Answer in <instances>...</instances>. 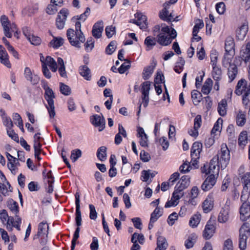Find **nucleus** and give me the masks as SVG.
<instances>
[{
	"instance_id": "obj_42",
	"label": "nucleus",
	"mask_w": 250,
	"mask_h": 250,
	"mask_svg": "<svg viewBox=\"0 0 250 250\" xmlns=\"http://www.w3.org/2000/svg\"><path fill=\"white\" fill-rule=\"evenodd\" d=\"M248 143L247 133L246 131H242L239 135L238 138V144L240 146L244 147Z\"/></svg>"
},
{
	"instance_id": "obj_45",
	"label": "nucleus",
	"mask_w": 250,
	"mask_h": 250,
	"mask_svg": "<svg viewBox=\"0 0 250 250\" xmlns=\"http://www.w3.org/2000/svg\"><path fill=\"white\" fill-rule=\"evenodd\" d=\"M234 43L232 38L229 37L225 42V50L227 52H230L234 48Z\"/></svg>"
},
{
	"instance_id": "obj_15",
	"label": "nucleus",
	"mask_w": 250,
	"mask_h": 250,
	"mask_svg": "<svg viewBox=\"0 0 250 250\" xmlns=\"http://www.w3.org/2000/svg\"><path fill=\"white\" fill-rule=\"evenodd\" d=\"M24 76L25 79L33 85L38 83L40 82V78L39 76L33 74L30 68L29 67H26L25 68Z\"/></svg>"
},
{
	"instance_id": "obj_14",
	"label": "nucleus",
	"mask_w": 250,
	"mask_h": 250,
	"mask_svg": "<svg viewBox=\"0 0 250 250\" xmlns=\"http://www.w3.org/2000/svg\"><path fill=\"white\" fill-rule=\"evenodd\" d=\"M240 218L243 221L247 220L250 217V204L249 202H244L240 208Z\"/></svg>"
},
{
	"instance_id": "obj_21",
	"label": "nucleus",
	"mask_w": 250,
	"mask_h": 250,
	"mask_svg": "<svg viewBox=\"0 0 250 250\" xmlns=\"http://www.w3.org/2000/svg\"><path fill=\"white\" fill-rule=\"evenodd\" d=\"M156 64V62L153 61L149 65L144 68L142 74V77L144 80H147L151 76Z\"/></svg>"
},
{
	"instance_id": "obj_49",
	"label": "nucleus",
	"mask_w": 250,
	"mask_h": 250,
	"mask_svg": "<svg viewBox=\"0 0 250 250\" xmlns=\"http://www.w3.org/2000/svg\"><path fill=\"white\" fill-rule=\"evenodd\" d=\"M60 88L61 92L64 95L68 96L71 94V89L70 87L63 83H60Z\"/></svg>"
},
{
	"instance_id": "obj_51",
	"label": "nucleus",
	"mask_w": 250,
	"mask_h": 250,
	"mask_svg": "<svg viewBox=\"0 0 250 250\" xmlns=\"http://www.w3.org/2000/svg\"><path fill=\"white\" fill-rule=\"evenodd\" d=\"M223 250H233L232 241L231 239L228 238L224 241Z\"/></svg>"
},
{
	"instance_id": "obj_9",
	"label": "nucleus",
	"mask_w": 250,
	"mask_h": 250,
	"mask_svg": "<svg viewBox=\"0 0 250 250\" xmlns=\"http://www.w3.org/2000/svg\"><path fill=\"white\" fill-rule=\"evenodd\" d=\"M230 204L231 201L230 199L228 198L225 205L221 208L218 217V221L220 223H224L229 220Z\"/></svg>"
},
{
	"instance_id": "obj_60",
	"label": "nucleus",
	"mask_w": 250,
	"mask_h": 250,
	"mask_svg": "<svg viewBox=\"0 0 250 250\" xmlns=\"http://www.w3.org/2000/svg\"><path fill=\"white\" fill-rule=\"evenodd\" d=\"M28 40L32 44L34 45H38L41 43V39L37 36L32 35L30 38L29 37Z\"/></svg>"
},
{
	"instance_id": "obj_54",
	"label": "nucleus",
	"mask_w": 250,
	"mask_h": 250,
	"mask_svg": "<svg viewBox=\"0 0 250 250\" xmlns=\"http://www.w3.org/2000/svg\"><path fill=\"white\" fill-rule=\"evenodd\" d=\"M130 67V62L127 61L123 63L121 66L118 69L120 74L124 73Z\"/></svg>"
},
{
	"instance_id": "obj_32",
	"label": "nucleus",
	"mask_w": 250,
	"mask_h": 250,
	"mask_svg": "<svg viewBox=\"0 0 250 250\" xmlns=\"http://www.w3.org/2000/svg\"><path fill=\"white\" fill-rule=\"evenodd\" d=\"M7 207L10 211L15 215L16 218V216H18V213H19V206L18 203L16 201L11 199L7 201Z\"/></svg>"
},
{
	"instance_id": "obj_18",
	"label": "nucleus",
	"mask_w": 250,
	"mask_h": 250,
	"mask_svg": "<svg viewBox=\"0 0 250 250\" xmlns=\"http://www.w3.org/2000/svg\"><path fill=\"white\" fill-rule=\"evenodd\" d=\"M202 123L201 116L197 115L194 120V127L188 131L189 134L194 137H197L198 135V129L200 127Z\"/></svg>"
},
{
	"instance_id": "obj_25",
	"label": "nucleus",
	"mask_w": 250,
	"mask_h": 250,
	"mask_svg": "<svg viewBox=\"0 0 250 250\" xmlns=\"http://www.w3.org/2000/svg\"><path fill=\"white\" fill-rule=\"evenodd\" d=\"M213 207V199L211 196H208L203 202L202 208L205 213L209 212Z\"/></svg>"
},
{
	"instance_id": "obj_19",
	"label": "nucleus",
	"mask_w": 250,
	"mask_h": 250,
	"mask_svg": "<svg viewBox=\"0 0 250 250\" xmlns=\"http://www.w3.org/2000/svg\"><path fill=\"white\" fill-rule=\"evenodd\" d=\"M91 120L92 124L93 125L99 127V131H101L104 129L105 126V120L102 115V116L98 115H93Z\"/></svg>"
},
{
	"instance_id": "obj_12",
	"label": "nucleus",
	"mask_w": 250,
	"mask_h": 250,
	"mask_svg": "<svg viewBox=\"0 0 250 250\" xmlns=\"http://www.w3.org/2000/svg\"><path fill=\"white\" fill-rule=\"evenodd\" d=\"M164 8L160 11L159 17L161 19L166 21H178L174 18V16L171 13L169 14L168 9H169L168 3H164L163 4Z\"/></svg>"
},
{
	"instance_id": "obj_64",
	"label": "nucleus",
	"mask_w": 250,
	"mask_h": 250,
	"mask_svg": "<svg viewBox=\"0 0 250 250\" xmlns=\"http://www.w3.org/2000/svg\"><path fill=\"white\" fill-rule=\"evenodd\" d=\"M7 133L8 135L13 140L16 142L19 141V137L17 134L12 129V128H7Z\"/></svg>"
},
{
	"instance_id": "obj_46",
	"label": "nucleus",
	"mask_w": 250,
	"mask_h": 250,
	"mask_svg": "<svg viewBox=\"0 0 250 250\" xmlns=\"http://www.w3.org/2000/svg\"><path fill=\"white\" fill-rule=\"evenodd\" d=\"M82 155V151L79 149L73 150L71 151L70 158L73 162H76Z\"/></svg>"
},
{
	"instance_id": "obj_63",
	"label": "nucleus",
	"mask_w": 250,
	"mask_h": 250,
	"mask_svg": "<svg viewBox=\"0 0 250 250\" xmlns=\"http://www.w3.org/2000/svg\"><path fill=\"white\" fill-rule=\"evenodd\" d=\"M216 10L219 14H223L225 11V5L224 2H221L216 5Z\"/></svg>"
},
{
	"instance_id": "obj_50",
	"label": "nucleus",
	"mask_w": 250,
	"mask_h": 250,
	"mask_svg": "<svg viewBox=\"0 0 250 250\" xmlns=\"http://www.w3.org/2000/svg\"><path fill=\"white\" fill-rule=\"evenodd\" d=\"M116 42L114 41L111 42L106 48L105 52L108 55H111L116 48Z\"/></svg>"
},
{
	"instance_id": "obj_44",
	"label": "nucleus",
	"mask_w": 250,
	"mask_h": 250,
	"mask_svg": "<svg viewBox=\"0 0 250 250\" xmlns=\"http://www.w3.org/2000/svg\"><path fill=\"white\" fill-rule=\"evenodd\" d=\"M64 42V40L61 37H54L50 44L53 48H58L62 46Z\"/></svg>"
},
{
	"instance_id": "obj_55",
	"label": "nucleus",
	"mask_w": 250,
	"mask_h": 250,
	"mask_svg": "<svg viewBox=\"0 0 250 250\" xmlns=\"http://www.w3.org/2000/svg\"><path fill=\"white\" fill-rule=\"evenodd\" d=\"M222 120L218 119L215 123L213 128L211 130V133L214 134L217 131L220 132L222 127Z\"/></svg>"
},
{
	"instance_id": "obj_34",
	"label": "nucleus",
	"mask_w": 250,
	"mask_h": 250,
	"mask_svg": "<svg viewBox=\"0 0 250 250\" xmlns=\"http://www.w3.org/2000/svg\"><path fill=\"white\" fill-rule=\"evenodd\" d=\"M212 76L214 81H220L222 77V72L221 68L218 66L213 67Z\"/></svg>"
},
{
	"instance_id": "obj_24",
	"label": "nucleus",
	"mask_w": 250,
	"mask_h": 250,
	"mask_svg": "<svg viewBox=\"0 0 250 250\" xmlns=\"http://www.w3.org/2000/svg\"><path fill=\"white\" fill-rule=\"evenodd\" d=\"M49 227L46 222H42L39 224L37 235L38 237L45 236L47 237Z\"/></svg>"
},
{
	"instance_id": "obj_52",
	"label": "nucleus",
	"mask_w": 250,
	"mask_h": 250,
	"mask_svg": "<svg viewBox=\"0 0 250 250\" xmlns=\"http://www.w3.org/2000/svg\"><path fill=\"white\" fill-rule=\"evenodd\" d=\"M76 224L78 227L82 225V215L80 210V208H76Z\"/></svg>"
},
{
	"instance_id": "obj_48",
	"label": "nucleus",
	"mask_w": 250,
	"mask_h": 250,
	"mask_svg": "<svg viewBox=\"0 0 250 250\" xmlns=\"http://www.w3.org/2000/svg\"><path fill=\"white\" fill-rule=\"evenodd\" d=\"M10 185H9V183L6 182V184L3 183H0V190L4 196H6L8 191H11V189H8V188L10 189Z\"/></svg>"
},
{
	"instance_id": "obj_23",
	"label": "nucleus",
	"mask_w": 250,
	"mask_h": 250,
	"mask_svg": "<svg viewBox=\"0 0 250 250\" xmlns=\"http://www.w3.org/2000/svg\"><path fill=\"white\" fill-rule=\"evenodd\" d=\"M241 180L244 185L242 193H249L250 191V173L247 172L244 174L241 178Z\"/></svg>"
},
{
	"instance_id": "obj_40",
	"label": "nucleus",
	"mask_w": 250,
	"mask_h": 250,
	"mask_svg": "<svg viewBox=\"0 0 250 250\" xmlns=\"http://www.w3.org/2000/svg\"><path fill=\"white\" fill-rule=\"evenodd\" d=\"M197 238V235L195 234L192 233L190 234L188 236V239L185 241V245L187 249H190L192 248L196 242Z\"/></svg>"
},
{
	"instance_id": "obj_17",
	"label": "nucleus",
	"mask_w": 250,
	"mask_h": 250,
	"mask_svg": "<svg viewBox=\"0 0 250 250\" xmlns=\"http://www.w3.org/2000/svg\"><path fill=\"white\" fill-rule=\"evenodd\" d=\"M136 20H133V23L140 26V29L146 30L147 27V20L146 16L142 13H137L135 14Z\"/></svg>"
},
{
	"instance_id": "obj_43",
	"label": "nucleus",
	"mask_w": 250,
	"mask_h": 250,
	"mask_svg": "<svg viewBox=\"0 0 250 250\" xmlns=\"http://www.w3.org/2000/svg\"><path fill=\"white\" fill-rule=\"evenodd\" d=\"M183 190L178 188L177 185L175 187V189L172 193V198L176 201L179 202V199L184 195Z\"/></svg>"
},
{
	"instance_id": "obj_39",
	"label": "nucleus",
	"mask_w": 250,
	"mask_h": 250,
	"mask_svg": "<svg viewBox=\"0 0 250 250\" xmlns=\"http://www.w3.org/2000/svg\"><path fill=\"white\" fill-rule=\"evenodd\" d=\"M200 220L201 214L198 213H196L194 214L190 218L189 224L192 228H195L199 224Z\"/></svg>"
},
{
	"instance_id": "obj_56",
	"label": "nucleus",
	"mask_w": 250,
	"mask_h": 250,
	"mask_svg": "<svg viewBox=\"0 0 250 250\" xmlns=\"http://www.w3.org/2000/svg\"><path fill=\"white\" fill-rule=\"evenodd\" d=\"M105 30L106 35L108 38H111L115 34V27L113 25L107 26Z\"/></svg>"
},
{
	"instance_id": "obj_28",
	"label": "nucleus",
	"mask_w": 250,
	"mask_h": 250,
	"mask_svg": "<svg viewBox=\"0 0 250 250\" xmlns=\"http://www.w3.org/2000/svg\"><path fill=\"white\" fill-rule=\"evenodd\" d=\"M168 244L166 238L161 236H158L157 241V248L155 250H166Z\"/></svg>"
},
{
	"instance_id": "obj_57",
	"label": "nucleus",
	"mask_w": 250,
	"mask_h": 250,
	"mask_svg": "<svg viewBox=\"0 0 250 250\" xmlns=\"http://www.w3.org/2000/svg\"><path fill=\"white\" fill-rule=\"evenodd\" d=\"M13 119L14 121H18V125L19 127L23 131V125L22 120L21 116L18 113H14L13 115Z\"/></svg>"
},
{
	"instance_id": "obj_27",
	"label": "nucleus",
	"mask_w": 250,
	"mask_h": 250,
	"mask_svg": "<svg viewBox=\"0 0 250 250\" xmlns=\"http://www.w3.org/2000/svg\"><path fill=\"white\" fill-rule=\"evenodd\" d=\"M238 73V68L234 64H230L228 68V75L229 79V82L233 81L236 78Z\"/></svg>"
},
{
	"instance_id": "obj_13",
	"label": "nucleus",
	"mask_w": 250,
	"mask_h": 250,
	"mask_svg": "<svg viewBox=\"0 0 250 250\" xmlns=\"http://www.w3.org/2000/svg\"><path fill=\"white\" fill-rule=\"evenodd\" d=\"M68 11L66 9H62L58 13L56 19V25L59 29H62L64 27Z\"/></svg>"
},
{
	"instance_id": "obj_31",
	"label": "nucleus",
	"mask_w": 250,
	"mask_h": 250,
	"mask_svg": "<svg viewBox=\"0 0 250 250\" xmlns=\"http://www.w3.org/2000/svg\"><path fill=\"white\" fill-rule=\"evenodd\" d=\"M212 80L210 78L207 79L202 86V92L204 94H208L212 89Z\"/></svg>"
},
{
	"instance_id": "obj_22",
	"label": "nucleus",
	"mask_w": 250,
	"mask_h": 250,
	"mask_svg": "<svg viewBox=\"0 0 250 250\" xmlns=\"http://www.w3.org/2000/svg\"><path fill=\"white\" fill-rule=\"evenodd\" d=\"M0 62L8 68L11 67V64L8 59V55L1 45H0Z\"/></svg>"
},
{
	"instance_id": "obj_29",
	"label": "nucleus",
	"mask_w": 250,
	"mask_h": 250,
	"mask_svg": "<svg viewBox=\"0 0 250 250\" xmlns=\"http://www.w3.org/2000/svg\"><path fill=\"white\" fill-rule=\"evenodd\" d=\"M190 184V178L187 175L183 176L176 185L177 187L184 190L188 187Z\"/></svg>"
},
{
	"instance_id": "obj_53",
	"label": "nucleus",
	"mask_w": 250,
	"mask_h": 250,
	"mask_svg": "<svg viewBox=\"0 0 250 250\" xmlns=\"http://www.w3.org/2000/svg\"><path fill=\"white\" fill-rule=\"evenodd\" d=\"M94 41L92 38L90 37L87 39L86 42L84 44L85 49L87 52L92 50L94 47Z\"/></svg>"
},
{
	"instance_id": "obj_3",
	"label": "nucleus",
	"mask_w": 250,
	"mask_h": 250,
	"mask_svg": "<svg viewBox=\"0 0 250 250\" xmlns=\"http://www.w3.org/2000/svg\"><path fill=\"white\" fill-rule=\"evenodd\" d=\"M0 219L2 224L7 225V229L8 230H12L13 227L20 230L21 219L19 216H16L15 220L13 217L8 216L5 209H2L0 212Z\"/></svg>"
},
{
	"instance_id": "obj_4",
	"label": "nucleus",
	"mask_w": 250,
	"mask_h": 250,
	"mask_svg": "<svg viewBox=\"0 0 250 250\" xmlns=\"http://www.w3.org/2000/svg\"><path fill=\"white\" fill-rule=\"evenodd\" d=\"M43 88L45 90V98L48 104L46 105L49 116L50 118H54L56 115L54 99L55 96L53 90L47 85H44Z\"/></svg>"
},
{
	"instance_id": "obj_2",
	"label": "nucleus",
	"mask_w": 250,
	"mask_h": 250,
	"mask_svg": "<svg viewBox=\"0 0 250 250\" xmlns=\"http://www.w3.org/2000/svg\"><path fill=\"white\" fill-rule=\"evenodd\" d=\"M235 93L238 95H242V102L245 105L250 103V83L244 79L240 80L235 87Z\"/></svg>"
},
{
	"instance_id": "obj_41",
	"label": "nucleus",
	"mask_w": 250,
	"mask_h": 250,
	"mask_svg": "<svg viewBox=\"0 0 250 250\" xmlns=\"http://www.w3.org/2000/svg\"><path fill=\"white\" fill-rule=\"evenodd\" d=\"M106 147L104 146L100 147L97 151V156L98 159L101 161H104L106 158Z\"/></svg>"
},
{
	"instance_id": "obj_26",
	"label": "nucleus",
	"mask_w": 250,
	"mask_h": 250,
	"mask_svg": "<svg viewBox=\"0 0 250 250\" xmlns=\"http://www.w3.org/2000/svg\"><path fill=\"white\" fill-rule=\"evenodd\" d=\"M214 227L213 225L208 223L206 226L205 229L203 231V237L206 239H210L213 235L214 232Z\"/></svg>"
},
{
	"instance_id": "obj_33",
	"label": "nucleus",
	"mask_w": 250,
	"mask_h": 250,
	"mask_svg": "<svg viewBox=\"0 0 250 250\" xmlns=\"http://www.w3.org/2000/svg\"><path fill=\"white\" fill-rule=\"evenodd\" d=\"M156 38L152 36H147L144 42V44L146 46V50L148 51L153 48V47L156 44Z\"/></svg>"
},
{
	"instance_id": "obj_10",
	"label": "nucleus",
	"mask_w": 250,
	"mask_h": 250,
	"mask_svg": "<svg viewBox=\"0 0 250 250\" xmlns=\"http://www.w3.org/2000/svg\"><path fill=\"white\" fill-rule=\"evenodd\" d=\"M150 89V83L149 81L144 82L142 84V104L144 107H146L149 102V93Z\"/></svg>"
},
{
	"instance_id": "obj_47",
	"label": "nucleus",
	"mask_w": 250,
	"mask_h": 250,
	"mask_svg": "<svg viewBox=\"0 0 250 250\" xmlns=\"http://www.w3.org/2000/svg\"><path fill=\"white\" fill-rule=\"evenodd\" d=\"M162 215V213L159 208H156L151 214L150 219L151 222H156Z\"/></svg>"
},
{
	"instance_id": "obj_11",
	"label": "nucleus",
	"mask_w": 250,
	"mask_h": 250,
	"mask_svg": "<svg viewBox=\"0 0 250 250\" xmlns=\"http://www.w3.org/2000/svg\"><path fill=\"white\" fill-rule=\"evenodd\" d=\"M249 31V22L245 20L236 30V38L237 40L243 41L245 38Z\"/></svg>"
},
{
	"instance_id": "obj_8",
	"label": "nucleus",
	"mask_w": 250,
	"mask_h": 250,
	"mask_svg": "<svg viewBox=\"0 0 250 250\" xmlns=\"http://www.w3.org/2000/svg\"><path fill=\"white\" fill-rule=\"evenodd\" d=\"M169 26H164L157 36V42L161 45L167 46L170 44L171 40L167 33H169Z\"/></svg>"
},
{
	"instance_id": "obj_35",
	"label": "nucleus",
	"mask_w": 250,
	"mask_h": 250,
	"mask_svg": "<svg viewBox=\"0 0 250 250\" xmlns=\"http://www.w3.org/2000/svg\"><path fill=\"white\" fill-rule=\"evenodd\" d=\"M246 118L245 114L241 110H239L236 115V122L238 126H242L246 123Z\"/></svg>"
},
{
	"instance_id": "obj_20",
	"label": "nucleus",
	"mask_w": 250,
	"mask_h": 250,
	"mask_svg": "<svg viewBox=\"0 0 250 250\" xmlns=\"http://www.w3.org/2000/svg\"><path fill=\"white\" fill-rule=\"evenodd\" d=\"M104 30V22L103 21H99L95 23L93 26L92 30V35L97 39L100 38Z\"/></svg>"
},
{
	"instance_id": "obj_38",
	"label": "nucleus",
	"mask_w": 250,
	"mask_h": 250,
	"mask_svg": "<svg viewBox=\"0 0 250 250\" xmlns=\"http://www.w3.org/2000/svg\"><path fill=\"white\" fill-rule=\"evenodd\" d=\"M201 93L196 90H193L191 92V98L194 105H198L202 100Z\"/></svg>"
},
{
	"instance_id": "obj_58",
	"label": "nucleus",
	"mask_w": 250,
	"mask_h": 250,
	"mask_svg": "<svg viewBox=\"0 0 250 250\" xmlns=\"http://www.w3.org/2000/svg\"><path fill=\"white\" fill-rule=\"evenodd\" d=\"M16 161V159H14L13 160V162H8L7 164V167L9 170L11 171L12 173L13 174H16L17 172L18 168H17V166L14 164V163Z\"/></svg>"
},
{
	"instance_id": "obj_6",
	"label": "nucleus",
	"mask_w": 250,
	"mask_h": 250,
	"mask_svg": "<svg viewBox=\"0 0 250 250\" xmlns=\"http://www.w3.org/2000/svg\"><path fill=\"white\" fill-rule=\"evenodd\" d=\"M216 157L218 158L220 167L223 169L226 168L230 160L229 150L226 144L221 145L220 151Z\"/></svg>"
},
{
	"instance_id": "obj_1",
	"label": "nucleus",
	"mask_w": 250,
	"mask_h": 250,
	"mask_svg": "<svg viewBox=\"0 0 250 250\" xmlns=\"http://www.w3.org/2000/svg\"><path fill=\"white\" fill-rule=\"evenodd\" d=\"M66 36L71 45L77 48L81 47V44L85 42V37L81 30L80 21L75 23V30L69 28L67 30Z\"/></svg>"
},
{
	"instance_id": "obj_37",
	"label": "nucleus",
	"mask_w": 250,
	"mask_h": 250,
	"mask_svg": "<svg viewBox=\"0 0 250 250\" xmlns=\"http://www.w3.org/2000/svg\"><path fill=\"white\" fill-rule=\"evenodd\" d=\"M46 66L48 65L52 71L55 72L57 70V64L55 61L50 56L45 58Z\"/></svg>"
},
{
	"instance_id": "obj_62",
	"label": "nucleus",
	"mask_w": 250,
	"mask_h": 250,
	"mask_svg": "<svg viewBox=\"0 0 250 250\" xmlns=\"http://www.w3.org/2000/svg\"><path fill=\"white\" fill-rule=\"evenodd\" d=\"M159 143L162 146L163 150H166L168 147L169 143L166 137H163L160 138Z\"/></svg>"
},
{
	"instance_id": "obj_59",
	"label": "nucleus",
	"mask_w": 250,
	"mask_h": 250,
	"mask_svg": "<svg viewBox=\"0 0 250 250\" xmlns=\"http://www.w3.org/2000/svg\"><path fill=\"white\" fill-rule=\"evenodd\" d=\"M178 214L176 212H173L170 214L167 219V223L170 226H172L176 220L178 219Z\"/></svg>"
},
{
	"instance_id": "obj_36",
	"label": "nucleus",
	"mask_w": 250,
	"mask_h": 250,
	"mask_svg": "<svg viewBox=\"0 0 250 250\" xmlns=\"http://www.w3.org/2000/svg\"><path fill=\"white\" fill-rule=\"evenodd\" d=\"M227 102L225 99H223L218 104V111L220 115L224 116L227 113Z\"/></svg>"
},
{
	"instance_id": "obj_61",
	"label": "nucleus",
	"mask_w": 250,
	"mask_h": 250,
	"mask_svg": "<svg viewBox=\"0 0 250 250\" xmlns=\"http://www.w3.org/2000/svg\"><path fill=\"white\" fill-rule=\"evenodd\" d=\"M90 215L89 217L92 220H96L97 217V213L96 211L95 208L93 205H89Z\"/></svg>"
},
{
	"instance_id": "obj_16",
	"label": "nucleus",
	"mask_w": 250,
	"mask_h": 250,
	"mask_svg": "<svg viewBox=\"0 0 250 250\" xmlns=\"http://www.w3.org/2000/svg\"><path fill=\"white\" fill-rule=\"evenodd\" d=\"M216 183V179L214 174L209 175L205 180L201 186V188L204 191H208Z\"/></svg>"
},
{
	"instance_id": "obj_5",
	"label": "nucleus",
	"mask_w": 250,
	"mask_h": 250,
	"mask_svg": "<svg viewBox=\"0 0 250 250\" xmlns=\"http://www.w3.org/2000/svg\"><path fill=\"white\" fill-rule=\"evenodd\" d=\"M250 237V225L244 223L239 229V246L240 249L245 250L247 247V241Z\"/></svg>"
},
{
	"instance_id": "obj_7",
	"label": "nucleus",
	"mask_w": 250,
	"mask_h": 250,
	"mask_svg": "<svg viewBox=\"0 0 250 250\" xmlns=\"http://www.w3.org/2000/svg\"><path fill=\"white\" fill-rule=\"evenodd\" d=\"M202 149V144L198 142L194 143L191 148V158L192 166L197 167L198 160L200 157V153Z\"/></svg>"
},
{
	"instance_id": "obj_30",
	"label": "nucleus",
	"mask_w": 250,
	"mask_h": 250,
	"mask_svg": "<svg viewBox=\"0 0 250 250\" xmlns=\"http://www.w3.org/2000/svg\"><path fill=\"white\" fill-rule=\"evenodd\" d=\"M79 72L80 75L85 80L89 81L91 79V72L89 68L86 65L80 67Z\"/></svg>"
}]
</instances>
